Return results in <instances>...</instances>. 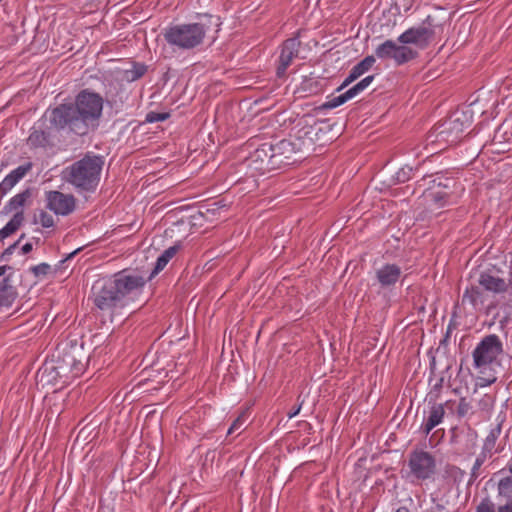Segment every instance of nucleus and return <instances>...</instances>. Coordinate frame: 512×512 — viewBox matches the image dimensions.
Masks as SVG:
<instances>
[{"instance_id": "nucleus-28", "label": "nucleus", "mask_w": 512, "mask_h": 512, "mask_svg": "<svg viewBox=\"0 0 512 512\" xmlns=\"http://www.w3.org/2000/svg\"><path fill=\"white\" fill-rule=\"evenodd\" d=\"M502 423L503 420L497 423V425L490 429L488 435L486 436L483 446H482V452L488 454L489 456H492V454L496 451L495 445L497 442V439L499 438L501 432H502Z\"/></svg>"}, {"instance_id": "nucleus-38", "label": "nucleus", "mask_w": 512, "mask_h": 512, "mask_svg": "<svg viewBox=\"0 0 512 512\" xmlns=\"http://www.w3.org/2000/svg\"><path fill=\"white\" fill-rule=\"evenodd\" d=\"M36 223L40 224L43 228H51L55 225L53 216L44 210L39 212Z\"/></svg>"}, {"instance_id": "nucleus-44", "label": "nucleus", "mask_w": 512, "mask_h": 512, "mask_svg": "<svg viewBox=\"0 0 512 512\" xmlns=\"http://www.w3.org/2000/svg\"><path fill=\"white\" fill-rule=\"evenodd\" d=\"M22 238H24V235H22L17 242H15L14 244L10 245L7 249H5L3 254H2V257H6L8 255H11L14 252L15 248L17 247L18 243L20 242V240Z\"/></svg>"}, {"instance_id": "nucleus-18", "label": "nucleus", "mask_w": 512, "mask_h": 512, "mask_svg": "<svg viewBox=\"0 0 512 512\" xmlns=\"http://www.w3.org/2000/svg\"><path fill=\"white\" fill-rule=\"evenodd\" d=\"M39 381L46 385H53L58 387H64L67 382H64L62 375L58 373L54 360L45 362L44 365L38 371Z\"/></svg>"}, {"instance_id": "nucleus-36", "label": "nucleus", "mask_w": 512, "mask_h": 512, "mask_svg": "<svg viewBox=\"0 0 512 512\" xmlns=\"http://www.w3.org/2000/svg\"><path fill=\"white\" fill-rule=\"evenodd\" d=\"M350 98L347 96V92L341 93L339 95L330 96L327 101L323 104L324 108L334 109L346 103Z\"/></svg>"}, {"instance_id": "nucleus-23", "label": "nucleus", "mask_w": 512, "mask_h": 512, "mask_svg": "<svg viewBox=\"0 0 512 512\" xmlns=\"http://www.w3.org/2000/svg\"><path fill=\"white\" fill-rule=\"evenodd\" d=\"M473 109L471 106H464L455 110L449 117L450 128H465L473 122Z\"/></svg>"}, {"instance_id": "nucleus-34", "label": "nucleus", "mask_w": 512, "mask_h": 512, "mask_svg": "<svg viewBox=\"0 0 512 512\" xmlns=\"http://www.w3.org/2000/svg\"><path fill=\"white\" fill-rule=\"evenodd\" d=\"M304 131V137H307L310 142H312L314 139L319 142V146L324 145L328 140H331L332 137L327 138L326 135L331 130H303Z\"/></svg>"}, {"instance_id": "nucleus-14", "label": "nucleus", "mask_w": 512, "mask_h": 512, "mask_svg": "<svg viewBox=\"0 0 512 512\" xmlns=\"http://www.w3.org/2000/svg\"><path fill=\"white\" fill-rule=\"evenodd\" d=\"M489 293L482 290V287L473 281L462 295V305H469L473 311L481 310L488 301Z\"/></svg>"}, {"instance_id": "nucleus-1", "label": "nucleus", "mask_w": 512, "mask_h": 512, "mask_svg": "<svg viewBox=\"0 0 512 512\" xmlns=\"http://www.w3.org/2000/svg\"><path fill=\"white\" fill-rule=\"evenodd\" d=\"M145 285L146 279L140 273L128 270L98 279L91 289L97 315L110 322L124 316L142 295Z\"/></svg>"}, {"instance_id": "nucleus-26", "label": "nucleus", "mask_w": 512, "mask_h": 512, "mask_svg": "<svg viewBox=\"0 0 512 512\" xmlns=\"http://www.w3.org/2000/svg\"><path fill=\"white\" fill-rule=\"evenodd\" d=\"M452 130H434L426 137L427 146H432L434 153L444 150L448 146V137Z\"/></svg>"}, {"instance_id": "nucleus-31", "label": "nucleus", "mask_w": 512, "mask_h": 512, "mask_svg": "<svg viewBox=\"0 0 512 512\" xmlns=\"http://www.w3.org/2000/svg\"><path fill=\"white\" fill-rule=\"evenodd\" d=\"M178 251V246H171L166 249L157 259L155 271L162 270L168 262L175 256Z\"/></svg>"}, {"instance_id": "nucleus-49", "label": "nucleus", "mask_w": 512, "mask_h": 512, "mask_svg": "<svg viewBox=\"0 0 512 512\" xmlns=\"http://www.w3.org/2000/svg\"><path fill=\"white\" fill-rule=\"evenodd\" d=\"M451 403H452V401H447V402L445 403V405H446V406H449Z\"/></svg>"}, {"instance_id": "nucleus-48", "label": "nucleus", "mask_w": 512, "mask_h": 512, "mask_svg": "<svg viewBox=\"0 0 512 512\" xmlns=\"http://www.w3.org/2000/svg\"><path fill=\"white\" fill-rule=\"evenodd\" d=\"M209 139L214 143L215 140H214V133L213 132H210L209 133Z\"/></svg>"}, {"instance_id": "nucleus-42", "label": "nucleus", "mask_w": 512, "mask_h": 512, "mask_svg": "<svg viewBox=\"0 0 512 512\" xmlns=\"http://www.w3.org/2000/svg\"><path fill=\"white\" fill-rule=\"evenodd\" d=\"M14 274L16 275V272H14V269L11 266H0V278L10 277V279H13Z\"/></svg>"}, {"instance_id": "nucleus-16", "label": "nucleus", "mask_w": 512, "mask_h": 512, "mask_svg": "<svg viewBox=\"0 0 512 512\" xmlns=\"http://www.w3.org/2000/svg\"><path fill=\"white\" fill-rule=\"evenodd\" d=\"M402 275V269L397 264L386 263L376 270L377 282L382 288H390L396 285Z\"/></svg>"}, {"instance_id": "nucleus-24", "label": "nucleus", "mask_w": 512, "mask_h": 512, "mask_svg": "<svg viewBox=\"0 0 512 512\" xmlns=\"http://www.w3.org/2000/svg\"><path fill=\"white\" fill-rule=\"evenodd\" d=\"M18 296L14 280L10 277L0 278V307H10Z\"/></svg>"}, {"instance_id": "nucleus-4", "label": "nucleus", "mask_w": 512, "mask_h": 512, "mask_svg": "<svg viewBox=\"0 0 512 512\" xmlns=\"http://www.w3.org/2000/svg\"><path fill=\"white\" fill-rule=\"evenodd\" d=\"M207 27L202 23H181L165 28L163 37L174 52H187L200 47Z\"/></svg>"}, {"instance_id": "nucleus-25", "label": "nucleus", "mask_w": 512, "mask_h": 512, "mask_svg": "<svg viewBox=\"0 0 512 512\" xmlns=\"http://www.w3.org/2000/svg\"><path fill=\"white\" fill-rule=\"evenodd\" d=\"M375 63V58L373 56H367L359 63H357L350 71L349 75L343 81L338 91L342 90L344 87L351 84L353 81L358 79L360 76L365 74L367 71L371 69L373 64Z\"/></svg>"}, {"instance_id": "nucleus-41", "label": "nucleus", "mask_w": 512, "mask_h": 512, "mask_svg": "<svg viewBox=\"0 0 512 512\" xmlns=\"http://www.w3.org/2000/svg\"><path fill=\"white\" fill-rule=\"evenodd\" d=\"M476 512H498V507L489 499L483 500L477 507Z\"/></svg>"}, {"instance_id": "nucleus-22", "label": "nucleus", "mask_w": 512, "mask_h": 512, "mask_svg": "<svg viewBox=\"0 0 512 512\" xmlns=\"http://www.w3.org/2000/svg\"><path fill=\"white\" fill-rule=\"evenodd\" d=\"M498 512H512V480L497 484Z\"/></svg>"}, {"instance_id": "nucleus-6", "label": "nucleus", "mask_w": 512, "mask_h": 512, "mask_svg": "<svg viewBox=\"0 0 512 512\" xmlns=\"http://www.w3.org/2000/svg\"><path fill=\"white\" fill-rule=\"evenodd\" d=\"M503 353V342L496 334L484 336L472 352L473 365L476 369L487 368L497 361Z\"/></svg>"}, {"instance_id": "nucleus-9", "label": "nucleus", "mask_w": 512, "mask_h": 512, "mask_svg": "<svg viewBox=\"0 0 512 512\" xmlns=\"http://www.w3.org/2000/svg\"><path fill=\"white\" fill-rule=\"evenodd\" d=\"M45 207L58 216H68L77 207V199L73 194L63 193L57 190L45 192Z\"/></svg>"}, {"instance_id": "nucleus-43", "label": "nucleus", "mask_w": 512, "mask_h": 512, "mask_svg": "<svg viewBox=\"0 0 512 512\" xmlns=\"http://www.w3.org/2000/svg\"><path fill=\"white\" fill-rule=\"evenodd\" d=\"M303 401H301L298 405L291 408V410L287 413L288 418H293L296 415L299 414L301 407H302Z\"/></svg>"}, {"instance_id": "nucleus-35", "label": "nucleus", "mask_w": 512, "mask_h": 512, "mask_svg": "<svg viewBox=\"0 0 512 512\" xmlns=\"http://www.w3.org/2000/svg\"><path fill=\"white\" fill-rule=\"evenodd\" d=\"M373 80H374V76H372V75L366 76L365 78H363L361 81H359L357 84H355L353 87H351L350 89H348L346 91L347 96L350 99L354 98L359 93L364 91L368 86H370V84L373 82Z\"/></svg>"}, {"instance_id": "nucleus-2", "label": "nucleus", "mask_w": 512, "mask_h": 512, "mask_svg": "<svg viewBox=\"0 0 512 512\" xmlns=\"http://www.w3.org/2000/svg\"><path fill=\"white\" fill-rule=\"evenodd\" d=\"M104 100L103 97L84 89L80 91L73 105H59L47 110L44 118L50 123V128H65L82 125H93L102 116Z\"/></svg>"}, {"instance_id": "nucleus-32", "label": "nucleus", "mask_w": 512, "mask_h": 512, "mask_svg": "<svg viewBox=\"0 0 512 512\" xmlns=\"http://www.w3.org/2000/svg\"><path fill=\"white\" fill-rule=\"evenodd\" d=\"M473 414V405L465 397H461L456 407V415L458 418L470 417Z\"/></svg>"}, {"instance_id": "nucleus-47", "label": "nucleus", "mask_w": 512, "mask_h": 512, "mask_svg": "<svg viewBox=\"0 0 512 512\" xmlns=\"http://www.w3.org/2000/svg\"><path fill=\"white\" fill-rule=\"evenodd\" d=\"M395 512H410V510L406 506H400Z\"/></svg>"}, {"instance_id": "nucleus-40", "label": "nucleus", "mask_w": 512, "mask_h": 512, "mask_svg": "<svg viewBox=\"0 0 512 512\" xmlns=\"http://www.w3.org/2000/svg\"><path fill=\"white\" fill-rule=\"evenodd\" d=\"M488 454L481 451V453L477 456L475 459V462L473 464V467L471 469V477L476 479L478 477V471L481 468V466L484 464Z\"/></svg>"}, {"instance_id": "nucleus-37", "label": "nucleus", "mask_w": 512, "mask_h": 512, "mask_svg": "<svg viewBox=\"0 0 512 512\" xmlns=\"http://www.w3.org/2000/svg\"><path fill=\"white\" fill-rule=\"evenodd\" d=\"M51 271V266L47 263H40L29 268L28 272L32 273L36 281L43 280Z\"/></svg>"}, {"instance_id": "nucleus-33", "label": "nucleus", "mask_w": 512, "mask_h": 512, "mask_svg": "<svg viewBox=\"0 0 512 512\" xmlns=\"http://www.w3.org/2000/svg\"><path fill=\"white\" fill-rule=\"evenodd\" d=\"M248 412L242 411L237 418L232 422L231 426L227 431V435H233L234 433L240 434L244 430V426L248 420Z\"/></svg>"}, {"instance_id": "nucleus-30", "label": "nucleus", "mask_w": 512, "mask_h": 512, "mask_svg": "<svg viewBox=\"0 0 512 512\" xmlns=\"http://www.w3.org/2000/svg\"><path fill=\"white\" fill-rule=\"evenodd\" d=\"M23 221V213H14L11 220L2 229H0V241L15 233L20 228Z\"/></svg>"}, {"instance_id": "nucleus-13", "label": "nucleus", "mask_w": 512, "mask_h": 512, "mask_svg": "<svg viewBox=\"0 0 512 512\" xmlns=\"http://www.w3.org/2000/svg\"><path fill=\"white\" fill-rule=\"evenodd\" d=\"M271 147L269 144H262L250 157L249 167L260 175L274 171L271 163Z\"/></svg>"}, {"instance_id": "nucleus-46", "label": "nucleus", "mask_w": 512, "mask_h": 512, "mask_svg": "<svg viewBox=\"0 0 512 512\" xmlns=\"http://www.w3.org/2000/svg\"><path fill=\"white\" fill-rule=\"evenodd\" d=\"M21 250H22V253H23V254H27V253H29V252L32 250V244H31V243H26V244H24V245L22 246Z\"/></svg>"}, {"instance_id": "nucleus-19", "label": "nucleus", "mask_w": 512, "mask_h": 512, "mask_svg": "<svg viewBox=\"0 0 512 512\" xmlns=\"http://www.w3.org/2000/svg\"><path fill=\"white\" fill-rule=\"evenodd\" d=\"M445 408L443 404L434 403L429 407L427 416H425L420 427L421 432L427 436L436 426L443 422Z\"/></svg>"}, {"instance_id": "nucleus-29", "label": "nucleus", "mask_w": 512, "mask_h": 512, "mask_svg": "<svg viewBox=\"0 0 512 512\" xmlns=\"http://www.w3.org/2000/svg\"><path fill=\"white\" fill-rule=\"evenodd\" d=\"M512 138V130H495L492 137V145L496 146L497 151H506L510 148V140Z\"/></svg>"}, {"instance_id": "nucleus-21", "label": "nucleus", "mask_w": 512, "mask_h": 512, "mask_svg": "<svg viewBox=\"0 0 512 512\" xmlns=\"http://www.w3.org/2000/svg\"><path fill=\"white\" fill-rule=\"evenodd\" d=\"M57 137L52 134V130H34L27 139L30 148H51L55 146Z\"/></svg>"}, {"instance_id": "nucleus-15", "label": "nucleus", "mask_w": 512, "mask_h": 512, "mask_svg": "<svg viewBox=\"0 0 512 512\" xmlns=\"http://www.w3.org/2000/svg\"><path fill=\"white\" fill-rule=\"evenodd\" d=\"M300 42L297 38H290L283 43L277 67V76L285 75L287 68L298 54Z\"/></svg>"}, {"instance_id": "nucleus-39", "label": "nucleus", "mask_w": 512, "mask_h": 512, "mask_svg": "<svg viewBox=\"0 0 512 512\" xmlns=\"http://www.w3.org/2000/svg\"><path fill=\"white\" fill-rule=\"evenodd\" d=\"M169 116H170V114L167 112L151 111V112L147 113V115L145 117V122L149 123V124H153L156 122H162V121H165L166 119H168Z\"/></svg>"}, {"instance_id": "nucleus-5", "label": "nucleus", "mask_w": 512, "mask_h": 512, "mask_svg": "<svg viewBox=\"0 0 512 512\" xmlns=\"http://www.w3.org/2000/svg\"><path fill=\"white\" fill-rule=\"evenodd\" d=\"M58 373L62 375V379L70 384L74 379L81 376L87 366V355L83 347L71 346L64 349L61 354L53 359Z\"/></svg>"}, {"instance_id": "nucleus-10", "label": "nucleus", "mask_w": 512, "mask_h": 512, "mask_svg": "<svg viewBox=\"0 0 512 512\" xmlns=\"http://www.w3.org/2000/svg\"><path fill=\"white\" fill-rule=\"evenodd\" d=\"M375 54L379 59H393L398 65L404 64L416 56V53L405 45H397L392 40H386L380 44Z\"/></svg>"}, {"instance_id": "nucleus-7", "label": "nucleus", "mask_w": 512, "mask_h": 512, "mask_svg": "<svg viewBox=\"0 0 512 512\" xmlns=\"http://www.w3.org/2000/svg\"><path fill=\"white\" fill-rule=\"evenodd\" d=\"M437 26L433 23V18L427 16L421 25L411 27L404 31L398 41L404 45L414 44L419 48H425L433 39Z\"/></svg>"}, {"instance_id": "nucleus-11", "label": "nucleus", "mask_w": 512, "mask_h": 512, "mask_svg": "<svg viewBox=\"0 0 512 512\" xmlns=\"http://www.w3.org/2000/svg\"><path fill=\"white\" fill-rule=\"evenodd\" d=\"M269 147H271L270 156L273 170L281 169L296 161L294 158L295 144L291 141L281 140L274 145L269 144Z\"/></svg>"}, {"instance_id": "nucleus-8", "label": "nucleus", "mask_w": 512, "mask_h": 512, "mask_svg": "<svg viewBox=\"0 0 512 512\" xmlns=\"http://www.w3.org/2000/svg\"><path fill=\"white\" fill-rule=\"evenodd\" d=\"M408 466L413 477L418 480L430 479L436 472L434 456L422 450L410 454Z\"/></svg>"}, {"instance_id": "nucleus-45", "label": "nucleus", "mask_w": 512, "mask_h": 512, "mask_svg": "<svg viewBox=\"0 0 512 512\" xmlns=\"http://www.w3.org/2000/svg\"><path fill=\"white\" fill-rule=\"evenodd\" d=\"M507 469L510 473V475H507L505 477H502L498 482H506L508 480H512V461H510L508 464H507Z\"/></svg>"}, {"instance_id": "nucleus-12", "label": "nucleus", "mask_w": 512, "mask_h": 512, "mask_svg": "<svg viewBox=\"0 0 512 512\" xmlns=\"http://www.w3.org/2000/svg\"><path fill=\"white\" fill-rule=\"evenodd\" d=\"M477 278L475 281L482 287L485 292L496 295L504 293L508 290L511 281L507 282L505 279L494 275L491 271L475 272Z\"/></svg>"}, {"instance_id": "nucleus-17", "label": "nucleus", "mask_w": 512, "mask_h": 512, "mask_svg": "<svg viewBox=\"0 0 512 512\" xmlns=\"http://www.w3.org/2000/svg\"><path fill=\"white\" fill-rule=\"evenodd\" d=\"M33 163L26 162L12 170L0 183V197L5 196L28 172L32 170Z\"/></svg>"}, {"instance_id": "nucleus-3", "label": "nucleus", "mask_w": 512, "mask_h": 512, "mask_svg": "<svg viewBox=\"0 0 512 512\" xmlns=\"http://www.w3.org/2000/svg\"><path fill=\"white\" fill-rule=\"evenodd\" d=\"M104 164L103 156L88 152L83 158L64 168L62 180L78 195L88 200L99 186Z\"/></svg>"}, {"instance_id": "nucleus-27", "label": "nucleus", "mask_w": 512, "mask_h": 512, "mask_svg": "<svg viewBox=\"0 0 512 512\" xmlns=\"http://www.w3.org/2000/svg\"><path fill=\"white\" fill-rule=\"evenodd\" d=\"M31 195L32 193L30 189H25L22 192L14 195L4 206V211L6 213L15 212L24 214L23 208L30 200Z\"/></svg>"}, {"instance_id": "nucleus-20", "label": "nucleus", "mask_w": 512, "mask_h": 512, "mask_svg": "<svg viewBox=\"0 0 512 512\" xmlns=\"http://www.w3.org/2000/svg\"><path fill=\"white\" fill-rule=\"evenodd\" d=\"M446 188L447 186L441 187V183H438L437 187L425 191V200L432 209H440L449 204L450 194Z\"/></svg>"}]
</instances>
